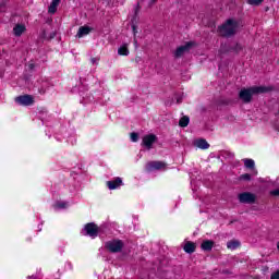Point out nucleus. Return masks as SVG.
Segmentation results:
<instances>
[{"instance_id": "22", "label": "nucleus", "mask_w": 279, "mask_h": 279, "mask_svg": "<svg viewBox=\"0 0 279 279\" xmlns=\"http://www.w3.org/2000/svg\"><path fill=\"white\" fill-rule=\"evenodd\" d=\"M264 1L265 0H246V3H248V5L258 7V5H262Z\"/></svg>"}, {"instance_id": "2", "label": "nucleus", "mask_w": 279, "mask_h": 279, "mask_svg": "<svg viewBox=\"0 0 279 279\" xmlns=\"http://www.w3.org/2000/svg\"><path fill=\"white\" fill-rule=\"evenodd\" d=\"M218 29L220 36L223 38H231V36L236 34V29H239V21L229 19Z\"/></svg>"}, {"instance_id": "26", "label": "nucleus", "mask_w": 279, "mask_h": 279, "mask_svg": "<svg viewBox=\"0 0 279 279\" xmlns=\"http://www.w3.org/2000/svg\"><path fill=\"white\" fill-rule=\"evenodd\" d=\"M131 141L133 143H137L138 142V133H136V132L131 133Z\"/></svg>"}, {"instance_id": "30", "label": "nucleus", "mask_w": 279, "mask_h": 279, "mask_svg": "<svg viewBox=\"0 0 279 279\" xmlns=\"http://www.w3.org/2000/svg\"><path fill=\"white\" fill-rule=\"evenodd\" d=\"M133 34H136V24H132Z\"/></svg>"}, {"instance_id": "15", "label": "nucleus", "mask_w": 279, "mask_h": 279, "mask_svg": "<svg viewBox=\"0 0 279 279\" xmlns=\"http://www.w3.org/2000/svg\"><path fill=\"white\" fill-rule=\"evenodd\" d=\"M62 0H52V2L50 3L49 8H48V12L50 14H56V12L58 11V5H60V2Z\"/></svg>"}, {"instance_id": "34", "label": "nucleus", "mask_w": 279, "mask_h": 279, "mask_svg": "<svg viewBox=\"0 0 279 279\" xmlns=\"http://www.w3.org/2000/svg\"><path fill=\"white\" fill-rule=\"evenodd\" d=\"M231 223H234V220H231V221L229 222V226H231Z\"/></svg>"}, {"instance_id": "33", "label": "nucleus", "mask_w": 279, "mask_h": 279, "mask_svg": "<svg viewBox=\"0 0 279 279\" xmlns=\"http://www.w3.org/2000/svg\"><path fill=\"white\" fill-rule=\"evenodd\" d=\"M50 38H56V33H53V34L50 36Z\"/></svg>"}, {"instance_id": "24", "label": "nucleus", "mask_w": 279, "mask_h": 279, "mask_svg": "<svg viewBox=\"0 0 279 279\" xmlns=\"http://www.w3.org/2000/svg\"><path fill=\"white\" fill-rule=\"evenodd\" d=\"M240 180H244L245 182H250V180H252V174L244 173V174L240 175Z\"/></svg>"}, {"instance_id": "1", "label": "nucleus", "mask_w": 279, "mask_h": 279, "mask_svg": "<svg viewBox=\"0 0 279 279\" xmlns=\"http://www.w3.org/2000/svg\"><path fill=\"white\" fill-rule=\"evenodd\" d=\"M274 87L271 86H252V87H243L239 92V99L242 104H252V99L254 95H265L266 93H271Z\"/></svg>"}, {"instance_id": "21", "label": "nucleus", "mask_w": 279, "mask_h": 279, "mask_svg": "<svg viewBox=\"0 0 279 279\" xmlns=\"http://www.w3.org/2000/svg\"><path fill=\"white\" fill-rule=\"evenodd\" d=\"M244 167H246V169H254V159H244Z\"/></svg>"}, {"instance_id": "28", "label": "nucleus", "mask_w": 279, "mask_h": 279, "mask_svg": "<svg viewBox=\"0 0 279 279\" xmlns=\"http://www.w3.org/2000/svg\"><path fill=\"white\" fill-rule=\"evenodd\" d=\"M270 279H279V270H277L276 272H274L270 277Z\"/></svg>"}, {"instance_id": "18", "label": "nucleus", "mask_w": 279, "mask_h": 279, "mask_svg": "<svg viewBox=\"0 0 279 279\" xmlns=\"http://www.w3.org/2000/svg\"><path fill=\"white\" fill-rule=\"evenodd\" d=\"M243 47L241 46V44H233L230 45L228 50L229 52H233V53H239V51H242Z\"/></svg>"}, {"instance_id": "32", "label": "nucleus", "mask_w": 279, "mask_h": 279, "mask_svg": "<svg viewBox=\"0 0 279 279\" xmlns=\"http://www.w3.org/2000/svg\"><path fill=\"white\" fill-rule=\"evenodd\" d=\"M177 104H182V98H178Z\"/></svg>"}, {"instance_id": "7", "label": "nucleus", "mask_w": 279, "mask_h": 279, "mask_svg": "<svg viewBox=\"0 0 279 279\" xmlns=\"http://www.w3.org/2000/svg\"><path fill=\"white\" fill-rule=\"evenodd\" d=\"M158 141V136L155 134H148L143 137L142 145L146 147V149H151L154 147V143Z\"/></svg>"}, {"instance_id": "17", "label": "nucleus", "mask_w": 279, "mask_h": 279, "mask_svg": "<svg viewBox=\"0 0 279 279\" xmlns=\"http://www.w3.org/2000/svg\"><path fill=\"white\" fill-rule=\"evenodd\" d=\"M228 250H236L238 247H241V242L239 240H231L227 242Z\"/></svg>"}, {"instance_id": "6", "label": "nucleus", "mask_w": 279, "mask_h": 279, "mask_svg": "<svg viewBox=\"0 0 279 279\" xmlns=\"http://www.w3.org/2000/svg\"><path fill=\"white\" fill-rule=\"evenodd\" d=\"M15 104L19 106H32L34 104V96L32 95H22L15 97Z\"/></svg>"}, {"instance_id": "3", "label": "nucleus", "mask_w": 279, "mask_h": 279, "mask_svg": "<svg viewBox=\"0 0 279 279\" xmlns=\"http://www.w3.org/2000/svg\"><path fill=\"white\" fill-rule=\"evenodd\" d=\"M123 246L124 244L121 240H111L105 243L106 250L111 254H119V252H122Z\"/></svg>"}, {"instance_id": "25", "label": "nucleus", "mask_w": 279, "mask_h": 279, "mask_svg": "<svg viewBox=\"0 0 279 279\" xmlns=\"http://www.w3.org/2000/svg\"><path fill=\"white\" fill-rule=\"evenodd\" d=\"M138 12H141V4L140 3H137L136 7H135V15L132 19V23H134V21H136V17L138 16Z\"/></svg>"}, {"instance_id": "5", "label": "nucleus", "mask_w": 279, "mask_h": 279, "mask_svg": "<svg viewBox=\"0 0 279 279\" xmlns=\"http://www.w3.org/2000/svg\"><path fill=\"white\" fill-rule=\"evenodd\" d=\"M240 204H256V194L243 192L238 195Z\"/></svg>"}, {"instance_id": "4", "label": "nucleus", "mask_w": 279, "mask_h": 279, "mask_svg": "<svg viewBox=\"0 0 279 279\" xmlns=\"http://www.w3.org/2000/svg\"><path fill=\"white\" fill-rule=\"evenodd\" d=\"M193 47H195V41H187L185 45L178 47L173 53L174 58H182V56L189 53Z\"/></svg>"}, {"instance_id": "20", "label": "nucleus", "mask_w": 279, "mask_h": 279, "mask_svg": "<svg viewBox=\"0 0 279 279\" xmlns=\"http://www.w3.org/2000/svg\"><path fill=\"white\" fill-rule=\"evenodd\" d=\"M119 56H130V50L128 49V45H123L118 49Z\"/></svg>"}, {"instance_id": "19", "label": "nucleus", "mask_w": 279, "mask_h": 279, "mask_svg": "<svg viewBox=\"0 0 279 279\" xmlns=\"http://www.w3.org/2000/svg\"><path fill=\"white\" fill-rule=\"evenodd\" d=\"M190 122L191 119L189 118V116H184L179 120V125L180 128H187Z\"/></svg>"}, {"instance_id": "9", "label": "nucleus", "mask_w": 279, "mask_h": 279, "mask_svg": "<svg viewBox=\"0 0 279 279\" xmlns=\"http://www.w3.org/2000/svg\"><path fill=\"white\" fill-rule=\"evenodd\" d=\"M167 167V163L162 161H149L146 165L147 171H160V169H165Z\"/></svg>"}, {"instance_id": "12", "label": "nucleus", "mask_w": 279, "mask_h": 279, "mask_svg": "<svg viewBox=\"0 0 279 279\" xmlns=\"http://www.w3.org/2000/svg\"><path fill=\"white\" fill-rule=\"evenodd\" d=\"M214 246H215V241H211V240H205L201 244V248L204 252H211Z\"/></svg>"}, {"instance_id": "35", "label": "nucleus", "mask_w": 279, "mask_h": 279, "mask_svg": "<svg viewBox=\"0 0 279 279\" xmlns=\"http://www.w3.org/2000/svg\"><path fill=\"white\" fill-rule=\"evenodd\" d=\"M134 43H135V45H137V44H138V41H136V40H134Z\"/></svg>"}, {"instance_id": "23", "label": "nucleus", "mask_w": 279, "mask_h": 279, "mask_svg": "<svg viewBox=\"0 0 279 279\" xmlns=\"http://www.w3.org/2000/svg\"><path fill=\"white\" fill-rule=\"evenodd\" d=\"M54 208H58L59 210H62V209L66 208V202H60V201H58V202L54 204Z\"/></svg>"}, {"instance_id": "14", "label": "nucleus", "mask_w": 279, "mask_h": 279, "mask_svg": "<svg viewBox=\"0 0 279 279\" xmlns=\"http://www.w3.org/2000/svg\"><path fill=\"white\" fill-rule=\"evenodd\" d=\"M194 145L196 147H198V149H208V147H210V144H208V142H206V140L204 138H199L197 140Z\"/></svg>"}, {"instance_id": "13", "label": "nucleus", "mask_w": 279, "mask_h": 279, "mask_svg": "<svg viewBox=\"0 0 279 279\" xmlns=\"http://www.w3.org/2000/svg\"><path fill=\"white\" fill-rule=\"evenodd\" d=\"M183 250L186 254H193L195 250H197V245H195L194 242H186L185 245L183 246Z\"/></svg>"}, {"instance_id": "27", "label": "nucleus", "mask_w": 279, "mask_h": 279, "mask_svg": "<svg viewBox=\"0 0 279 279\" xmlns=\"http://www.w3.org/2000/svg\"><path fill=\"white\" fill-rule=\"evenodd\" d=\"M270 195H274L275 197H279V189L270 191Z\"/></svg>"}, {"instance_id": "16", "label": "nucleus", "mask_w": 279, "mask_h": 279, "mask_svg": "<svg viewBox=\"0 0 279 279\" xmlns=\"http://www.w3.org/2000/svg\"><path fill=\"white\" fill-rule=\"evenodd\" d=\"M24 32H25V25H23V24H17L13 28V34L16 37L23 36Z\"/></svg>"}, {"instance_id": "36", "label": "nucleus", "mask_w": 279, "mask_h": 279, "mask_svg": "<svg viewBox=\"0 0 279 279\" xmlns=\"http://www.w3.org/2000/svg\"><path fill=\"white\" fill-rule=\"evenodd\" d=\"M151 1H156V0H151Z\"/></svg>"}, {"instance_id": "8", "label": "nucleus", "mask_w": 279, "mask_h": 279, "mask_svg": "<svg viewBox=\"0 0 279 279\" xmlns=\"http://www.w3.org/2000/svg\"><path fill=\"white\" fill-rule=\"evenodd\" d=\"M84 230L87 236H97V234H99V227H97L95 222L85 225Z\"/></svg>"}, {"instance_id": "10", "label": "nucleus", "mask_w": 279, "mask_h": 279, "mask_svg": "<svg viewBox=\"0 0 279 279\" xmlns=\"http://www.w3.org/2000/svg\"><path fill=\"white\" fill-rule=\"evenodd\" d=\"M107 186L109 191H114L116 189H119V186H123V180L120 177H117L114 180L108 181Z\"/></svg>"}, {"instance_id": "29", "label": "nucleus", "mask_w": 279, "mask_h": 279, "mask_svg": "<svg viewBox=\"0 0 279 279\" xmlns=\"http://www.w3.org/2000/svg\"><path fill=\"white\" fill-rule=\"evenodd\" d=\"M28 69H29V71H34V69H36V65H35L34 63H31V64L28 65Z\"/></svg>"}, {"instance_id": "11", "label": "nucleus", "mask_w": 279, "mask_h": 279, "mask_svg": "<svg viewBox=\"0 0 279 279\" xmlns=\"http://www.w3.org/2000/svg\"><path fill=\"white\" fill-rule=\"evenodd\" d=\"M92 29H93V27H90V26H81L78 28L76 37L77 38H83V36H88V34H90Z\"/></svg>"}, {"instance_id": "31", "label": "nucleus", "mask_w": 279, "mask_h": 279, "mask_svg": "<svg viewBox=\"0 0 279 279\" xmlns=\"http://www.w3.org/2000/svg\"><path fill=\"white\" fill-rule=\"evenodd\" d=\"M98 60H99V59H97V58H92V63H93V64H97Z\"/></svg>"}]
</instances>
